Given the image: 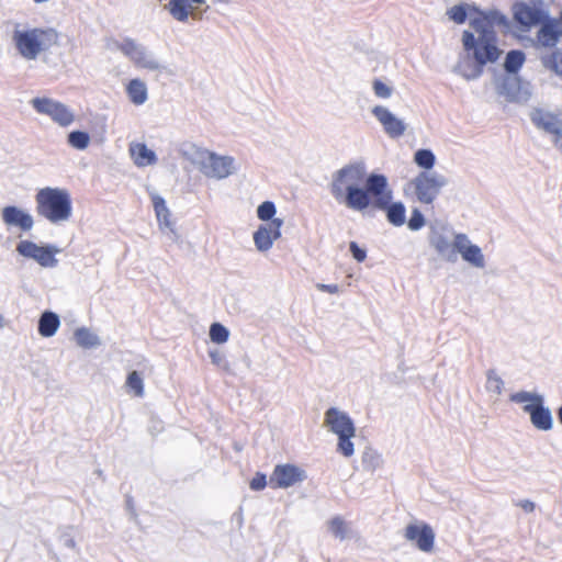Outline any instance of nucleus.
Wrapping results in <instances>:
<instances>
[{
    "instance_id": "2",
    "label": "nucleus",
    "mask_w": 562,
    "mask_h": 562,
    "mask_svg": "<svg viewBox=\"0 0 562 562\" xmlns=\"http://www.w3.org/2000/svg\"><path fill=\"white\" fill-rule=\"evenodd\" d=\"M470 26L472 31L462 32V46L468 59L472 60L473 67L470 72H464L467 79L480 77L484 68L490 64H495L503 55V49L498 45L496 30L507 31L509 21L503 13L491 11H476V16L471 19Z\"/></svg>"
},
{
    "instance_id": "32",
    "label": "nucleus",
    "mask_w": 562,
    "mask_h": 562,
    "mask_svg": "<svg viewBox=\"0 0 562 562\" xmlns=\"http://www.w3.org/2000/svg\"><path fill=\"white\" fill-rule=\"evenodd\" d=\"M415 162L425 169H430L435 165V155L428 149H419L414 156Z\"/></svg>"
},
{
    "instance_id": "17",
    "label": "nucleus",
    "mask_w": 562,
    "mask_h": 562,
    "mask_svg": "<svg viewBox=\"0 0 562 562\" xmlns=\"http://www.w3.org/2000/svg\"><path fill=\"white\" fill-rule=\"evenodd\" d=\"M372 113L382 124L385 133L390 137H400L405 132V124L391 113L386 108L376 105L373 108Z\"/></svg>"
},
{
    "instance_id": "46",
    "label": "nucleus",
    "mask_w": 562,
    "mask_h": 562,
    "mask_svg": "<svg viewBox=\"0 0 562 562\" xmlns=\"http://www.w3.org/2000/svg\"><path fill=\"white\" fill-rule=\"evenodd\" d=\"M521 507L527 510V512H532L533 508H535V505L533 503L529 502V501H525L524 503H521Z\"/></svg>"
},
{
    "instance_id": "41",
    "label": "nucleus",
    "mask_w": 562,
    "mask_h": 562,
    "mask_svg": "<svg viewBox=\"0 0 562 562\" xmlns=\"http://www.w3.org/2000/svg\"><path fill=\"white\" fill-rule=\"evenodd\" d=\"M252 491L263 490L267 485V477L262 473H257L249 483Z\"/></svg>"
},
{
    "instance_id": "21",
    "label": "nucleus",
    "mask_w": 562,
    "mask_h": 562,
    "mask_svg": "<svg viewBox=\"0 0 562 562\" xmlns=\"http://www.w3.org/2000/svg\"><path fill=\"white\" fill-rule=\"evenodd\" d=\"M130 153L133 161L138 167H146L156 162V155L143 143L131 145Z\"/></svg>"
},
{
    "instance_id": "15",
    "label": "nucleus",
    "mask_w": 562,
    "mask_h": 562,
    "mask_svg": "<svg viewBox=\"0 0 562 562\" xmlns=\"http://www.w3.org/2000/svg\"><path fill=\"white\" fill-rule=\"evenodd\" d=\"M234 159L225 156H217L214 153H207L203 161L204 172L207 176L223 179L232 173Z\"/></svg>"
},
{
    "instance_id": "22",
    "label": "nucleus",
    "mask_w": 562,
    "mask_h": 562,
    "mask_svg": "<svg viewBox=\"0 0 562 562\" xmlns=\"http://www.w3.org/2000/svg\"><path fill=\"white\" fill-rule=\"evenodd\" d=\"M60 321L57 314L44 312L38 321V333L43 337H52L59 328Z\"/></svg>"
},
{
    "instance_id": "36",
    "label": "nucleus",
    "mask_w": 562,
    "mask_h": 562,
    "mask_svg": "<svg viewBox=\"0 0 562 562\" xmlns=\"http://www.w3.org/2000/svg\"><path fill=\"white\" fill-rule=\"evenodd\" d=\"M274 214L276 206L271 201H266L258 206L257 215L261 221H272Z\"/></svg>"
},
{
    "instance_id": "4",
    "label": "nucleus",
    "mask_w": 562,
    "mask_h": 562,
    "mask_svg": "<svg viewBox=\"0 0 562 562\" xmlns=\"http://www.w3.org/2000/svg\"><path fill=\"white\" fill-rule=\"evenodd\" d=\"M13 42L20 55L25 59H35L42 52L58 44V33L53 29H31L15 31Z\"/></svg>"
},
{
    "instance_id": "6",
    "label": "nucleus",
    "mask_w": 562,
    "mask_h": 562,
    "mask_svg": "<svg viewBox=\"0 0 562 562\" xmlns=\"http://www.w3.org/2000/svg\"><path fill=\"white\" fill-rule=\"evenodd\" d=\"M32 105L40 114L49 116L58 125L66 127L74 123V112L64 103L49 98H35Z\"/></svg>"
},
{
    "instance_id": "3",
    "label": "nucleus",
    "mask_w": 562,
    "mask_h": 562,
    "mask_svg": "<svg viewBox=\"0 0 562 562\" xmlns=\"http://www.w3.org/2000/svg\"><path fill=\"white\" fill-rule=\"evenodd\" d=\"M36 212L50 223L68 221L72 213L70 194L65 189L46 187L35 195Z\"/></svg>"
},
{
    "instance_id": "38",
    "label": "nucleus",
    "mask_w": 562,
    "mask_h": 562,
    "mask_svg": "<svg viewBox=\"0 0 562 562\" xmlns=\"http://www.w3.org/2000/svg\"><path fill=\"white\" fill-rule=\"evenodd\" d=\"M407 225L412 231H418L419 228H422L425 225V218H424L423 214L419 212V210H417V209L413 210Z\"/></svg>"
},
{
    "instance_id": "37",
    "label": "nucleus",
    "mask_w": 562,
    "mask_h": 562,
    "mask_svg": "<svg viewBox=\"0 0 562 562\" xmlns=\"http://www.w3.org/2000/svg\"><path fill=\"white\" fill-rule=\"evenodd\" d=\"M447 14L457 24H462L467 20V8L463 4L453 5L448 10Z\"/></svg>"
},
{
    "instance_id": "16",
    "label": "nucleus",
    "mask_w": 562,
    "mask_h": 562,
    "mask_svg": "<svg viewBox=\"0 0 562 562\" xmlns=\"http://www.w3.org/2000/svg\"><path fill=\"white\" fill-rule=\"evenodd\" d=\"M325 425L337 436L342 434H356L351 418L334 407L327 409L325 413Z\"/></svg>"
},
{
    "instance_id": "47",
    "label": "nucleus",
    "mask_w": 562,
    "mask_h": 562,
    "mask_svg": "<svg viewBox=\"0 0 562 562\" xmlns=\"http://www.w3.org/2000/svg\"><path fill=\"white\" fill-rule=\"evenodd\" d=\"M533 4H539L546 7L548 3L553 2V0H531Z\"/></svg>"
},
{
    "instance_id": "35",
    "label": "nucleus",
    "mask_w": 562,
    "mask_h": 562,
    "mask_svg": "<svg viewBox=\"0 0 562 562\" xmlns=\"http://www.w3.org/2000/svg\"><path fill=\"white\" fill-rule=\"evenodd\" d=\"M76 339L82 347L90 348L98 344V338L86 328L76 331Z\"/></svg>"
},
{
    "instance_id": "29",
    "label": "nucleus",
    "mask_w": 562,
    "mask_h": 562,
    "mask_svg": "<svg viewBox=\"0 0 562 562\" xmlns=\"http://www.w3.org/2000/svg\"><path fill=\"white\" fill-rule=\"evenodd\" d=\"M126 386L133 392L136 397L144 396V382L143 378L137 371H132L126 379Z\"/></svg>"
},
{
    "instance_id": "8",
    "label": "nucleus",
    "mask_w": 562,
    "mask_h": 562,
    "mask_svg": "<svg viewBox=\"0 0 562 562\" xmlns=\"http://www.w3.org/2000/svg\"><path fill=\"white\" fill-rule=\"evenodd\" d=\"M305 477L304 470L294 464H278L270 475L269 484L272 488H288Z\"/></svg>"
},
{
    "instance_id": "34",
    "label": "nucleus",
    "mask_w": 562,
    "mask_h": 562,
    "mask_svg": "<svg viewBox=\"0 0 562 562\" xmlns=\"http://www.w3.org/2000/svg\"><path fill=\"white\" fill-rule=\"evenodd\" d=\"M329 529L331 533L339 538L340 540H344L347 537L348 528L346 521L340 517L336 516L329 521Z\"/></svg>"
},
{
    "instance_id": "24",
    "label": "nucleus",
    "mask_w": 562,
    "mask_h": 562,
    "mask_svg": "<svg viewBox=\"0 0 562 562\" xmlns=\"http://www.w3.org/2000/svg\"><path fill=\"white\" fill-rule=\"evenodd\" d=\"M126 91L130 100L136 105L143 104L147 100L146 86L139 79H132L126 87Z\"/></svg>"
},
{
    "instance_id": "7",
    "label": "nucleus",
    "mask_w": 562,
    "mask_h": 562,
    "mask_svg": "<svg viewBox=\"0 0 562 562\" xmlns=\"http://www.w3.org/2000/svg\"><path fill=\"white\" fill-rule=\"evenodd\" d=\"M445 180L429 176L425 172L419 173L412 182L411 186L417 196V200L424 204H430L439 194Z\"/></svg>"
},
{
    "instance_id": "44",
    "label": "nucleus",
    "mask_w": 562,
    "mask_h": 562,
    "mask_svg": "<svg viewBox=\"0 0 562 562\" xmlns=\"http://www.w3.org/2000/svg\"><path fill=\"white\" fill-rule=\"evenodd\" d=\"M487 382L494 386L497 392H501V389L503 386V381L499 376H497L494 372H490L487 374Z\"/></svg>"
},
{
    "instance_id": "14",
    "label": "nucleus",
    "mask_w": 562,
    "mask_h": 562,
    "mask_svg": "<svg viewBox=\"0 0 562 562\" xmlns=\"http://www.w3.org/2000/svg\"><path fill=\"white\" fill-rule=\"evenodd\" d=\"M453 247L467 262L479 268L484 266V256L480 247L472 245L465 234H457L454 236Z\"/></svg>"
},
{
    "instance_id": "9",
    "label": "nucleus",
    "mask_w": 562,
    "mask_h": 562,
    "mask_svg": "<svg viewBox=\"0 0 562 562\" xmlns=\"http://www.w3.org/2000/svg\"><path fill=\"white\" fill-rule=\"evenodd\" d=\"M16 250L21 256L32 258L43 267H53L56 263V250L50 247L38 246L30 240H21Z\"/></svg>"
},
{
    "instance_id": "31",
    "label": "nucleus",
    "mask_w": 562,
    "mask_h": 562,
    "mask_svg": "<svg viewBox=\"0 0 562 562\" xmlns=\"http://www.w3.org/2000/svg\"><path fill=\"white\" fill-rule=\"evenodd\" d=\"M352 437H355V435H338L337 450L346 458L351 457L355 452L353 443L351 441Z\"/></svg>"
},
{
    "instance_id": "28",
    "label": "nucleus",
    "mask_w": 562,
    "mask_h": 562,
    "mask_svg": "<svg viewBox=\"0 0 562 562\" xmlns=\"http://www.w3.org/2000/svg\"><path fill=\"white\" fill-rule=\"evenodd\" d=\"M153 206L157 216V220L159 223H164L166 226H169L171 224L170 221V212L166 205L165 200L159 195H153L151 196Z\"/></svg>"
},
{
    "instance_id": "27",
    "label": "nucleus",
    "mask_w": 562,
    "mask_h": 562,
    "mask_svg": "<svg viewBox=\"0 0 562 562\" xmlns=\"http://www.w3.org/2000/svg\"><path fill=\"white\" fill-rule=\"evenodd\" d=\"M383 210H386L387 220L395 226H401L405 223V206L401 203L389 202L387 206Z\"/></svg>"
},
{
    "instance_id": "12",
    "label": "nucleus",
    "mask_w": 562,
    "mask_h": 562,
    "mask_svg": "<svg viewBox=\"0 0 562 562\" xmlns=\"http://www.w3.org/2000/svg\"><path fill=\"white\" fill-rule=\"evenodd\" d=\"M540 29L537 32V44L541 47H554L560 37L562 36V27L555 18H547L539 24Z\"/></svg>"
},
{
    "instance_id": "23",
    "label": "nucleus",
    "mask_w": 562,
    "mask_h": 562,
    "mask_svg": "<svg viewBox=\"0 0 562 562\" xmlns=\"http://www.w3.org/2000/svg\"><path fill=\"white\" fill-rule=\"evenodd\" d=\"M167 8L172 18L179 22H187L192 13V8L188 0H170Z\"/></svg>"
},
{
    "instance_id": "13",
    "label": "nucleus",
    "mask_w": 562,
    "mask_h": 562,
    "mask_svg": "<svg viewBox=\"0 0 562 562\" xmlns=\"http://www.w3.org/2000/svg\"><path fill=\"white\" fill-rule=\"evenodd\" d=\"M530 120L537 128L550 134L552 138L562 131L561 119L557 114L543 109H533L530 112Z\"/></svg>"
},
{
    "instance_id": "5",
    "label": "nucleus",
    "mask_w": 562,
    "mask_h": 562,
    "mask_svg": "<svg viewBox=\"0 0 562 562\" xmlns=\"http://www.w3.org/2000/svg\"><path fill=\"white\" fill-rule=\"evenodd\" d=\"M548 15L546 7L539 4H529L526 2H516L513 5V19L521 32H529L532 27L539 25Z\"/></svg>"
},
{
    "instance_id": "26",
    "label": "nucleus",
    "mask_w": 562,
    "mask_h": 562,
    "mask_svg": "<svg viewBox=\"0 0 562 562\" xmlns=\"http://www.w3.org/2000/svg\"><path fill=\"white\" fill-rule=\"evenodd\" d=\"M542 65L555 72L558 76L562 77V52L559 49H555L551 52L550 54H547L541 57Z\"/></svg>"
},
{
    "instance_id": "1",
    "label": "nucleus",
    "mask_w": 562,
    "mask_h": 562,
    "mask_svg": "<svg viewBox=\"0 0 562 562\" xmlns=\"http://www.w3.org/2000/svg\"><path fill=\"white\" fill-rule=\"evenodd\" d=\"M331 194L339 200L345 194V204L355 211H364L369 206L384 209L392 201L384 175L367 173L361 161L351 162L339 169L331 182Z\"/></svg>"
},
{
    "instance_id": "20",
    "label": "nucleus",
    "mask_w": 562,
    "mask_h": 562,
    "mask_svg": "<svg viewBox=\"0 0 562 562\" xmlns=\"http://www.w3.org/2000/svg\"><path fill=\"white\" fill-rule=\"evenodd\" d=\"M119 49L138 67L150 69L157 67L133 40L127 38L120 43Z\"/></svg>"
},
{
    "instance_id": "48",
    "label": "nucleus",
    "mask_w": 562,
    "mask_h": 562,
    "mask_svg": "<svg viewBox=\"0 0 562 562\" xmlns=\"http://www.w3.org/2000/svg\"><path fill=\"white\" fill-rule=\"evenodd\" d=\"M558 417H559L560 423L562 424V406L558 411Z\"/></svg>"
},
{
    "instance_id": "18",
    "label": "nucleus",
    "mask_w": 562,
    "mask_h": 562,
    "mask_svg": "<svg viewBox=\"0 0 562 562\" xmlns=\"http://www.w3.org/2000/svg\"><path fill=\"white\" fill-rule=\"evenodd\" d=\"M1 218L8 227H18L23 232L30 231L34 224L29 213L13 205H8L2 209Z\"/></svg>"
},
{
    "instance_id": "40",
    "label": "nucleus",
    "mask_w": 562,
    "mask_h": 562,
    "mask_svg": "<svg viewBox=\"0 0 562 562\" xmlns=\"http://www.w3.org/2000/svg\"><path fill=\"white\" fill-rule=\"evenodd\" d=\"M536 398H542L539 395H532L528 392H518L512 395V401L516 403H525L526 405L529 403H536Z\"/></svg>"
},
{
    "instance_id": "19",
    "label": "nucleus",
    "mask_w": 562,
    "mask_h": 562,
    "mask_svg": "<svg viewBox=\"0 0 562 562\" xmlns=\"http://www.w3.org/2000/svg\"><path fill=\"white\" fill-rule=\"evenodd\" d=\"M524 411L530 415L532 425L540 430L552 428V416L548 408L543 407L542 398H536V403L524 406Z\"/></svg>"
},
{
    "instance_id": "49",
    "label": "nucleus",
    "mask_w": 562,
    "mask_h": 562,
    "mask_svg": "<svg viewBox=\"0 0 562 562\" xmlns=\"http://www.w3.org/2000/svg\"><path fill=\"white\" fill-rule=\"evenodd\" d=\"M193 3H196V4H202L204 2V0H191Z\"/></svg>"
},
{
    "instance_id": "43",
    "label": "nucleus",
    "mask_w": 562,
    "mask_h": 562,
    "mask_svg": "<svg viewBox=\"0 0 562 562\" xmlns=\"http://www.w3.org/2000/svg\"><path fill=\"white\" fill-rule=\"evenodd\" d=\"M432 244H434L435 248L437 249V251L440 254L446 252L448 250V248L450 247L449 241L441 236L436 238Z\"/></svg>"
},
{
    "instance_id": "11",
    "label": "nucleus",
    "mask_w": 562,
    "mask_h": 562,
    "mask_svg": "<svg viewBox=\"0 0 562 562\" xmlns=\"http://www.w3.org/2000/svg\"><path fill=\"white\" fill-rule=\"evenodd\" d=\"M281 226L282 221L280 218H276L267 224L260 225L254 234V241L256 247L260 251L270 249L273 245V241L281 236Z\"/></svg>"
},
{
    "instance_id": "39",
    "label": "nucleus",
    "mask_w": 562,
    "mask_h": 562,
    "mask_svg": "<svg viewBox=\"0 0 562 562\" xmlns=\"http://www.w3.org/2000/svg\"><path fill=\"white\" fill-rule=\"evenodd\" d=\"M373 91L376 97L386 99L391 95V88L379 79L373 81Z\"/></svg>"
},
{
    "instance_id": "33",
    "label": "nucleus",
    "mask_w": 562,
    "mask_h": 562,
    "mask_svg": "<svg viewBox=\"0 0 562 562\" xmlns=\"http://www.w3.org/2000/svg\"><path fill=\"white\" fill-rule=\"evenodd\" d=\"M229 336L228 330L220 323H214L210 327V338L215 344H224Z\"/></svg>"
},
{
    "instance_id": "25",
    "label": "nucleus",
    "mask_w": 562,
    "mask_h": 562,
    "mask_svg": "<svg viewBox=\"0 0 562 562\" xmlns=\"http://www.w3.org/2000/svg\"><path fill=\"white\" fill-rule=\"evenodd\" d=\"M525 54L521 50L514 49L507 53L504 67L509 74L517 72L525 63Z\"/></svg>"
},
{
    "instance_id": "10",
    "label": "nucleus",
    "mask_w": 562,
    "mask_h": 562,
    "mask_svg": "<svg viewBox=\"0 0 562 562\" xmlns=\"http://www.w3.org/2000/svg\"><path fill=\"white\" fill-rule=\"evenodd\" d=\"M404 537L406 540L414 542L420 551L430 552L434 548V530L425 522L408 525L405 528Z\"/></svg>"
},
{
    "instance_id": "30",
    "label": "nucleus",
    "mask_w": 562,
    "mask_h": 562,
    "mask_svg": "<svg viewBox=\"0 0 562 562\" xmlns=\"http://www.w3.org/2000/svg\"><path fill=\"white\" fill-rule=\"evenodd\" d=\"M68 143L76 149H86L90 143V136L86 132L74 131L68 135Z\"/></svg>"
},
{
    "instance_id": "42",
    "label": "nucleus",
    "mask_w": 562,
    "mask_h": 562,
    "mask_svg": "<svg viewBox=\"0 0 562 562\" xmlns=\"http://www.w3.org/2000/svg\"><path fill=\"white\" fill-rule=\"evenodd\" d=\"M349 249L352 254V257L358 262H363L367 258V251L358 246L356 241H350Z\"/></svg>"
},
{
    "instance_id": "45",
    "label": "nucleus",
    "mask_w": 562,
    "mask_h": 562,
    "mask_svg": "<svg viewBox=\"0 0 562 562\" xmlns=\"http://www.w3.org/2000/svg\"><path fill=\"white\" fill-rule=\"evenodd\" d=\"M316 286L319 291L330 293V294H336L339 292V286L337 284L318 283Z\"/></svg>"
}]
</instances>
